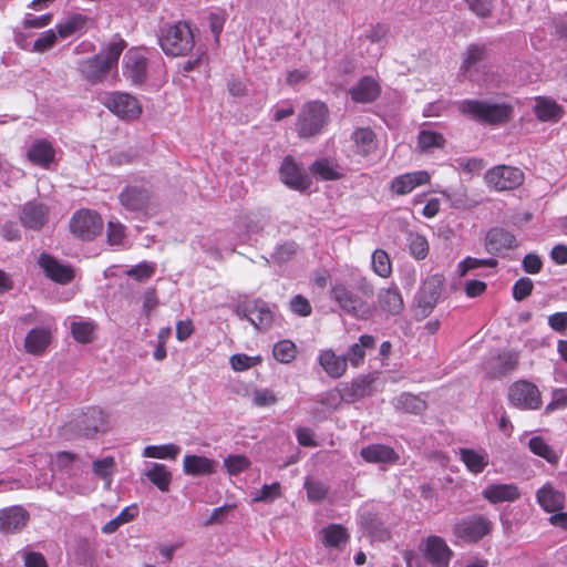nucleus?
I'll use <instances>...</instances> for the list:
<instances>
[{"mask_svg":"<svg viewBox=\"0 0 567 567\" xmlns=\"http://www.w3.org/2000/svg\"><path fill=\"white\" fill-rule=\"evenodd\" d=\"M318 362L324 372L333 379L341 378L347 370V358L337 355L331 349L320 351Z\"/></svg>","mask_w":567,"mask_h":567,"instance_id":"28","label":"nucleus"},{"mask_svg":"<svg viewBox=\"0 0 567 567\" xmlns=\"http://www.w3.org/2000/svg\"><path fill=\"white\" fill-rule=\"evenodd\" d=\"M260 362L259 357H249L244 353L233 354L229 359L230 367L235 371H246Z\"/></svg>","mask_w":567,"mask_h":567,"instance_id":"56","label":"nucleus"},{"mask_svg":"<svg viewBox=\"0 0 567 567\" xmlns=\"http://www.w3.org/2000/svg\"><path fill=\"white\" fill-rule=\"evenodd\" d=\"M322 543L326 547L339 548L347 543L346 528L338 524H331L321 530Z\"/></svg>","mask_w":567,"mask_h":567,"instance_id":"41","label":"nucleus"},{"mask_svg":"<svg viewBox=\"0 0 567 567\" xmlns=\"http://www.w3.org/2000/svg\"><path fill=\"white\" fill-rule=\"evenodd\" d=\"M508 401L520 410H537L543 403L537 385L527 380L516 381L509 386Z\"/></svg>","mask_w":567,"mask_h":567,"instance_id":"6","label":"nucleus"},{"mask_svg":"<svg viewBox=\"0 0 567 567\" xmlns=\"http://www.w3.org/2000/svg\"><path fill=\"white\" fill-rule=\"evenodd\" d=\"M460 457L473 474L482 473L488 465V454L485 451L462 447L460 449Z\"/></svg>","mask_w":567,"mask_h":567,"instance_id":"35","label":"nucleus"},{"mask_svg":"<svg viewBox=\"0 0 567 567\" xmlns=\"http://www.w3.org/2000/svg\"><path fill=\"white\" fill-rule=\"evenodd\" d=\"M30 519L29 512L21 505H13L0 509V532L6 534L22 530Z\"/></svg>","mask_w":567,"mask_h":567,"instance_id":"15","label":"nucleus"},{"mask_svg":"<svg viewBox=\"0 0 567 567\" xmlns=\"http://www.w3.org/2000/svg\"><path fill=\"white\" fill-rule=\"evenodd\" d=\"M328 122V109L318 101H311L303 105L298 115L296 130L303 138L320 134Z\"/></svg>","mask_w":567,"mask_h":567,"instance_id":"3","label":"nucleus"},{"mask_svg":"<svg viewBox=\"0 0 567 567\" xmlns=\"http://www.w3.org/2000/svg\"><path fill=\"white\" fill-rule=\"evenodd\" d=\"M533 288V280L528 277H522L513 286V298L516 301H522L532 293Z\"/></svg>","mask_w":567,"mask_h":567,"instance_id":"61","label":"nucleus"},{"mask_svg":"<svg viewBox=\"0 0 567 567\" xmlns=\"http://www.w3.org/2000/svg\"><path fill=\"white\" fill-rule=\"evenodd\" d=\"M38 265L49 279L58 284L66 285L74 278L71 266L60 262L49 254L42 252L38 258Z\"/></svg>","mask_w":567,"mask_h":567,"instance_id":"13","label":"nucleus"},{"mask_svg":"<svg viewBox=\"0 0 567 567\" xmlns=\"http://www.w3.org/2000/svg\"><path fill=\"white\" fill-rule=\"evenodd\" d=\"M458 111L482 124L501 125L512 118L513 105L493 100L466 99L457 104Z\"/></svg>","mask_w":567,"mask_h":567,"instance_id":"1","label":"nucleus"},{"mask_svg":"<svg viewBox=\"0 0 567 567\" xmlns=\"http://www.w3.org/2000/svg\"><path fill=\"white\" fill-rule=\"evenodd\" d=\"M380 93L378 81L371 76H363L360 82L350 90L353 101L359 103L372 102Z\"/></svg>","mask_w":567,"mask_h":567,"instance_id":"31","label":"nucleus"},{"mask_svg":"<svg viewBox=\"0 0 567 567\" xmlns=\"http://www.w3.org/2000/svg\"><path fill=\"white\" fill-rule=\"evenodd\" d=\"M527 445L533 454L544 458L551 465H556L560 460V454L557 453L543 436H532Z\"/></svg>","mask_w":567,"mask_h":567,"instance_id":"36","label":"nucleus"},{"mask_svg":"<svg viewBox=\"0 0 567 567\" xmlns=\"http://www.w3.org/2000/svg\"><path fill=\"white\" fill-rule=\"evenodd\" d=\"M103 103L112 113L123 120H135L142 113L138 101L127 93L113 92L104 99Z\"/></svg>","mask_w":567,"mask_h":567,"instance_id":"8","label":"nucleus"},{"mask_svg":"<svg viewBox=\"0 0 567 567\" xmlns=\"http://www.w3.org/2000/svg\"><path fill=\"white\" fill-rule=\"evenodd\" d=\"M274 357L281 363H289L296 358V346L289 340H281L274 346Z\"/></svg>","mask_w":567,"mask_h":567,"instance_id":"51","label":"nucleus"},{"mask_svg":"<svg viewBox=\"0 0 567 567\" xmlns=\"http://www.w3.org/2000/svg\"><path fill=\"white\" fill-rule=\"evenodd\" d=\"M216 462L200 455L187 454L183 460V471L186 475H210L215 472Z\"/></svg>","mask_w":567,"mask_h":567,"instance_id":"29","label":"nucleus"},{"mask_svg":"<svg viewBox=\"0 0 567 567\" xmlns=\"http://www.w3.org/2000/svg\"><path fill=\"white\" fill-rule=\"evenodd\" d=\"M396 410L409 413H421L425 409V402L411 393H402L393 400Z\"/></svg>","mask_w":567,"mask_h":567,"instance_id":"44","label":"nucleus"},{"mask_svg":"<svg viewBox=\"0 0 567 567\" xmlns=\"http://www.w3.org/2000/svg\"><path fill=\"white\" fill-rule=\"evenodd\" d=\"M134 518V514L130 512V508H124L116 517L109 520L103 527L102 533L104 534H113L115 533L122 525L131 522Z\"/></svg>","mask_w":567,"mask_h":567,"instance_id":"57","label":"nucleus"},{"mask_svg":"<svg viewBox=\"0 0 567 567\" xmlns=\"http://www.w3.org/2000/svg\"><path fill=\"white\" fill-rule=\"evenodd\" d=\"M371 267L375 275L389 278L392 274V262L389 254L383 249H375L371 256Z\"/></svg>","mask_w":567,"mask_h":567,"instance_id":"45","label":"nucleus"},{"mask_svg":"<svg viewBox=\"0 0 567 567\" xmlns=\"http://www.w3.org/2000/svg\"><path fill=\"white\" fill-rule=\"evenodd\" d=\"M150 200V189L146 185H130L120 194L122 206L128 210H142Z\"/></svg>","mask_w":567,"mask_h":567,"instance_id":"22","label":"nucleus"},{"mask_svg":"<svg viewBox=\"0 0 567 567\" xmlns=\"http://www.w3.org/2000/svg\"><path fill=\"white\" fill-rule=\"evenodd\" d=\"M49 219V208L39 202H28L20 214L21 224L29 229H41Z\"/></svg>","mask_w":567,"mask_h":567,"instance_id":"18","label":"nucleus"},{"mask_svg":"<svg viewBox=\"0 0 567 567\" xmlns=\"http://www.w3.org/2000/svg\"><path fill=\"white\" fill-rule=\"evenodd\" d=\"M497 264H498L497 260L494 258L478 259V258L467 257L458 264L457 270H458L460 276L463 277L467 274V271H470L472 269H476L480 267L493 268V267H496Z\"/></svg>","mask_w":567,"mask_h":567,"instance_id":"52","label":"nucleus"},{"mask_svg":"<svg viewBox=\"0 0 567 567\" xmlns=\"http://www.w3.org/2000/svg\"><path fill=\"white\" fill-rule=\"evenodd\" d=\"M444 285V277L435 274L427 277L419 292V303L423 308L431 309L439 300Z\"/></svg>","mask_w":567,"mask_h":567,"instance_id":"23","label":"nucleus"},{"mask_svg":"<svg viewBox=\"0 0 567 567\" xmlns=\"http://www.w3.org/2000/svg\"><path fill=\"white\" fill-rule=\"evenodd\" d=\"M159 45L167 55L179 56L194 47V35L186 22H177L162 30Z\"/></svg>","mask_w":567,"mask_h":567,"instance_id":"2","label":"nucleus"},{"mask_svg":"<svg viewBox=\"0 0 567 567\" xmlns=\"http://www.w3.org/2000/svg\"><path fill=\"white\" fill-rule=\"evenodd\" d=\"M305 488L307 491L308 498L311 502L322 501L328 493V488L323 483L311 480L306 481Z\"/></svg>","mask_w":567,"mask_h":567,"instance_id":"62","label":"nucleus"},{"mask_svg":"<svg viewBox=\"0 0 567 567\" xmlns=\"http://www.w3.org/2000/svg\"><path fill=\"white\" fill-rule=\"evenodd\" d=\"M482 496L491 504H497L516 501L520 492L514 483H495L487 485L482 491Z\"/></svg>","mask_w":567,"mask_h":567,"instance_id":"21","label":"nucleus"},{"mask_svg":"<svg viewBox=\"0 0 567 567\" xmlns=\"http://www.w3.org/2000/svg\"><path fill=\"white\" fill-rule=\"evenodd\" d=\"M420 549L425 559L436 567H446L453 555L446 542L436 535L425 538Z\"/></svg>","mask_w":567,"mask_h":567,"instance_id":"10","label":"nucleus"},{"mask_svg":"<svg viewBox=\"0 0 567 567\" xmlns=\"http://www.w3.org/2000/svg\"><path fill=\"white\" fill-rule=\"evenodd\" d=\"M71 333L72 337L81 343H89L94 339V332L96 329V324L93 320L90 319H81L73 321L71 323Z\"/></svg>","mask_w":567,"mask_h":567,"instance_id":"42","label":"nucleus"},{"mask_svg":"<svg viewBox=\"0 0 567 567\" xmlns=\"http://www.w3.org/2000/svg\"><path fill=\"white\" fill-rule=\"evenodd\" d=\"M518 364V353L515 351H506L497 358V372L507 374L516 369Z\"/></svg>","mask_w":567,"mask_h":567,"instance_id":"54","label":"nucleus"},{"mask_svg":"<svg viewBox=\"0 0 567 567\" xmlns=\"http://www.w3.org/2000/svg\"><path fill=\"white\" fill-rule=\"evenodd\" d=\"M224 466L229 475H238L250 466V461L245 455H228L224 460Z\"/></svg>","mask_w":567,"mask_h":567,"instance_id":"53","label":"nucleus"},{"mask_svg":"<svg viewBox=\"0 0 567 567\" xmlns=\"http://www.w3.org/2000/svg\"><path fill=\"white\" fill-rule=\"evenodd\" d=\"M352 150L361 156L368 157L377 151L378 141L370 127H359L351 134Z\"/></svg>","mask_w":567,"mask_h":567,"instance_id":"24","label":"nucleus"},{"mask_svg":"<svg viewBox=\"0 0 567 567\" xmlns=\"http://www.w3.org/2000/svg\"><path fill=\"white\" fill-rule=\"evenodd\" d=\"M280 496V484L279 483H272L270 485H264L260 489H258L254 496L252 501L264 502V503H270L278 498Z\"/></svg>","mask_w":567,"mask_h":567,"instance_id":"55","label":"nucleus"},{"mask_svg":"<svg viewBox=\"0 0 567 567\" xmlns=\"http://www.w3.org/2000/svg\"><path fill=\"white\" fill-rule=\"evenodd\" d=\"M360 455L368 463L394 464L399 456L395 451L384 444H371L360 451Z\"/></svg>","mask_w":567,"mask_h":567,"instance_id":"26","label":"nucleus"},{"mask_svg":"<svg viewBox=\"0 0 567 567\" xmlns=\"http://www.w3.org/2000/svg\"><path fill=\"white\" fill-rule=\"evenodd\" d=\"M485 162L483 158L474 157V156H463L455 158L452 166L455 169L462 171L470 175L481 173L485 167Z\"/></svg>","mask_w":567,"mask_h":567,"instance_id":"50","label":"nucleus"},{"mask_svg":"<svg viewBox=\"0 0 567 567\" xmlns=\"http://www.w3.org/2000/svg\"><path fill=\"white\" fill-rule=\"evenodd\" d=\"M534 113L543 122H556L563 115V109L553 99L537 96L535 99Z\"/></svg>","mask_w":567,"mask_h":567,"instance_id":"32","label":"nucleus"},{"mask_svg":"<svg viewBox=\"0 0 567 567\" xmlns=\"http://www.w3.org/2000/svg\"><path fill=\"white\" fill-rule=\"evenodd\" d=\"M145 476L162 492H167L172 482V473L162 463H150Z\"/></svg>","mask_w":567,"mask_h":567,"instance_id":"37","label":"nucleus"},{"mask_svg":"<svg viewBox=\"0 0 567 567\" xmlns=\"http://www.w3.org/2000/svg\"><path fill=\"white\" fill-rule=\"evenodd\" d=\"M431 175L426 171L409 172L395 176L390 183L393 194L403 196L413 192L417 186L430 183Z\"/></svg>","mask_w":567,"mask_h":567,"instance_id":"16","label":"nucleus"},{"mask_svg":"<svg viewBox=\"0 0 567 567\" xmlns=\"http://www.w3.org/2000/svg\"><path fill=\"white\" fill-rule=\"evenodd\" d=\"M375 344L374 337L370 334H362L358 342L350 346L348 352L344 354L347 363L350 362L352 367H359L363 363L367 349H372Z\"/></svg>","mask_w":567,"mask_h":567,"instance_id":"34","label":"nucleus"},{"mask_svg":"<svg viewBox=\"0 0 567 567\" xmlns=\"http://www.w3.org/2000/svg\"><path fill=\"white\" fill-rule=\"evenodd\" d=\"M485 247L489 254L501 256L516 247V238L508 230L492 228L485 237Z\"/></svg>","mask_w":567,"mask_h":567,"instance_id":"20","label":"nucleus"},{"mask_svg":"<svg viewBox=\"0 0 567 567\" xmlns=\"http://www.w3.org/2000/svg\"><path fill=\"white\" fill-rule=\"evenodd\" d=\"M279 174L281 182L291 189L303 192L310 187V178L305 168L291 156L285 157Z\"/></svg>","mask_w":567,"mask_h":567,"instance_id":"11","label":"nucleus"},{"mask_svg":"<svg viewBox=\"0 0 567 567\" xmlns=\"http://www.w3.org/2000/svg\"><path fill=\"white\" fill-rule=\"evenodd\" d=\"M155 272V265L143 261L134 267H131L126 275L135 278L138 281H145L151 278Z\"/></svg>","mask_w":567,"mask_h":567,"instance_id":"60","label":"nucleus"},{"mask_svg":"<svg viewBox=\"0 0 567 567\" xmlns=\"http://www.w3.org/2000/svg\"><path fill=\"white\" fill-rule=\"evenodd\" d=\"M92 471L96 477L104 482V487L109 489L113 482V475L116 471V463L113 456L97 458L92 463Z\"/></svg>","mask_w":567,"mask_h":567,"instance_id":"39","label":"nucleus"},{"mask_svg":"<svg viewBox=\"0 0 567 567\" xmlns=\"http://www.w3.org/2000/svg\"><path fill=\"white\" fill-rule=\"evenodd\" d=\"M409 251L415 259L422 260L429 254V243L423 235L410 231L406 237Z\"/></svg>","mask_w":567,"mask_h":567,"instance_id":"48","label":"nucleus"},{"mask_svg":"<svg viewBox=\"0 0 567 567\" xmlns=\"http://www.w3.org/2000/svg\"><path fill=\"white\" fill-rule=\"evenodd\" d=\"M310 172L323 181H336L342 176L340 167L327 158L317 159L310 166Z\"/></svg>","mask_w":567,"mask_h":567,"instance_id":"40","label":"nucleus"},{"mask_svg":"<svg viewBox=\"0 0 567 567\" xmlns=\"http://www.w3.org/2000/svg\"><path fill=\"white\" fill-rule=\"evenodd\" d=\"M492 529V523L482 515H474L462 519L454 526L456 537L466 542H477Z\"/></svg>","mask_w":567,"mask_h":567,"instance_id":"9","label":"nucleus"},{"mask_svg":"<svg viewBox=\"0 0 567 567\" xmlns=\"http://www.w3.org/2000/svg\"><path fill=\"white\" fill-rule=\"evenodd\" d=\"M106 415L96 406L87 408L76 420L79 433L85 437H93L99 432L106 430Z\"/></svg>","mask_w":567,"mask_h":567,"instance_id":"14","label":"nucleus"},{"mask_svg":"<svg viewBox=\"0 0 567 567\" xmlns=\"http://www.w3.org/2000/svg\"><path fill=\"white\" fill-rule=\"evenodd\" d=\"M58 37L53 29L42 32L33 43V51L44 52L50 50L56 43Z\"/></svg>","mask_w":567,"mask_h":567,"instance_id":"59","label":"nucleus"},{"mask_svg":"<svg viewBox=\"0 0 567 567\" xmlns=\"http://www.w3.org/2000/svg\"><path fill=\"white\" fill-rule=\"evenodd\" d=\"M484 181L488 187L497 192L511 190L523 184L524 173L517 167L497 165L485 173Z\"/></svg>","mask_w":567,"mask_h":567,"instance_id":"5","label":"nucleus"},{"mask_svg":"<svg viewBox=\"0 0 567 567\" xmlns=\"http://www.w3.org/2000/svg\"><path fill=\"white\" fill-rule=\"evenodd\" d=\"M390 27L385 23H377L370 25L363 34H361V43L365 45L370 43L374 54H382V50L386 44Z\"/></svg>","mask_w":567,"mask_h":567,"instance_id":"30","label":"nucleus"},{"mask_svg":"<svg viewBox=\"0 0 567 567\" xmlns=\"http://www.w3.org/2000/svg\"><path fill=\"white\" fill-rule=\"evenodd\" d=\"M236 313L247 319L257 330H268L275 320L272 308L264 300L256 299L239 305Z\"/></svg>","mask_w":567,"mask_h":567,"instance_id":"4","label":"nucleus"},{"mask_svg":"<svg viewBox=\"0 0 567 567\" xmlns=\"http://www.w3.org/2000/svg\"><path fill=\"white\" fill-rule=\"evenodd\" d=\"M55 148L45 138L33 141L27 151V158L41 168H49L55 161Z\"/></svg>","mask_w":567,"mask_h":567,"instance_id":"19","label":"nucleus"},{"mask_svg":"<svg viewBox=\"0 0 567 567\" xmlns=\"http://www.w3.org/2000/svg\"><path fill=\"white\" fill-rule=\"evenodd\" d=\"M150 52L144 48L130 49L123 59V66L125 71H145L151 66L148 62Z\"/></svg>","mask_w":567,"mask_h":567,"instance_id":"38","label":"nucleus"},{"mask_svg":"<svg viewBox=\"0 0 567 567\" xmlns=\"http://www.w3.org/2000/svg\"><path fill=\"white\" fill-rule=\"evenodd\" d=\"M86 18L82 14H74L69 17L65 21L56 25V33L59 38L66 39L72 34L82 31L85 28Z\"/></svg>","mask_w":567,"mask_h":567,"instance_id":"46","label":"nucleus"},{"mask_svg":"<svg viewBox=\"0 0 567 567\" xmlns=\"http://www.w3.org/2000/svg\"><path fill=\"white\" fill-rule=\"evenodd\" d=\"M107 240L110 245L123 246L125 241V227L115 220L107 224Z\"/></svg>","mask_w":567,"mask_h":567,"instance_id":"58","label":"nucleus"},{"mask_svg":"<svg viewBox=\"0 0 567 567\" xmlns=\"http://www.w3.org/2000/svg\"><path fill=\"white\" fill-rule=\"evenodd\" d=\"M102 218L90 209L78 210L70 221L71 231L84 240L93 239L102 231Z\"/></svg>","mask_w":567,"mask_h":567,"instance_id":"7","label":"nucleus"},{"mask_svg":"<svg viewBox=\"0 0 567 567\" xmlns=\"http://www.w3.org/2000/svg\"><path fill=\"white\" fill-rule=\"evenodd\" d=\"M330 295L331 299L347 313L359 317L363 312V301L344 285H334Z\"/></svg>","mask_w":567,"mask_h":567,"instance_id":"17","label":"nucleus"},{"mask_svg":"<svg viewBox=\"0 0 567 567\" xmlns=\"http://www.w3.org/2000/svg\"><path fill=\"white\" fill-rule=\"evenodd\" d=\"M444 136L431 130H422L417 136V145L423 152H427L432 148H441L444 146Z\"/></svg>","mask_w":567,"mask_h":567,"instance_id":"49","label":"nucleus"},{"mask_svg":"<svg viewBox=\"0 0 567 567\" xmlns=\"http://www.w3.org/2000/svg\"><path fill=\"white\" fill-rule=\"evenodd\" d=\"M380 308L389 315L396 316L403 310V299L400 291L394 288L382 289L378 295Z\"/></svg>","mask_w":567,"mask_h":567,"instance_id":"33","label":"nucleus"},{"mask_svg":"<svg viewBox=\"0 0 567 567\" xmlns=\"http://www.w3.org/2000/svg\"><path fill=\"white\" fill-rule=\"evenodd\" d=\"M126 43L123 39L116 38L105 44L100 53L92 59L93 71H111L117 66V61Z\"/></svg>","mask_w":567,"mask_h":567,"instance_id":"12","label":"nucleus"},{"mask_svg":"<svg viewBox=\"0 0 567 567\" xmlns=\"http://www.w3.org/2000/svg\"><path fill=\"white\" fill-rule=\"evenodd\" d=\"M51 342V329L39 327L30 330L24 339V348L28 353L40 355Z\"/></svg>","mask_w":567,"mask_h":567,"instance_id":"27","label":"nucleus"},{"mask_svg":"<svg viewBox=\"0 0 567 567\" xmlns=\"http://www.w3.org/2000/svg\"><path fill=\"white\" fill-rule=\"evenodd\" d=\"M536 498L539 506L548 513L559 512L564 508L565 494L550 484L540 487L536 493Z\"/></svg>","mask_w":567,"mask_h":567,"instance_id":"25","label":"nucleus"},{"mask_svg":"<svg viewBox=\"0 0 567 567\" xmlns=\"http://www.w3.org/2000/svg\"><path fill=\"white\" fill-rule=\"evenodd\" d=\"M181 453V447L176 444L147 445L142 455L148 458L175 460Z\"/></svg>","mask_w":567,"mask_h":567,"instance_id":"43","label":"nucleus"},{"mask_svg":"<svg viewBox=\"0 0 567 567\" xmlns=\"http://www.w3.org/2000/svg\"><path fill=\"white\" fill-rule=\"evenodd\" d=\"M487 56H488V51L485 45L478 44V43H473L467 47V49L464 53L462 69L474 68L480 62L485 61L487 59Z\"/></svg>","mask_w":567,"mask_h":567,"instance_id":"47","label":"nucleus"},{"mask_svg":"<svg viewBox=\"0 0 567 567\" xmlns=\"http://www.w3.org/2000/svg\"><path fill=\"white\" fill-rule=\"evenodd\" d=\"M22 558L24 567H48L47 560L41 553L24 549Z\"/></svg>","mask_w":567,"mask_h":567,"instance_id":"64","label":"nucleus"},{"mask_svg":"<svg viewBox=\"0 0 567 567\" xmlns=\"http://www.w3.org/2000/svg\"><path fill=\"white\" fill-rule=\"evenodd\" d=\"M290 310L300 317H308L312 312V307L307 298L296 295L290 301Z\"/></svg>","mask_w":567,"mask_h":567,"instance_id":"63","label":"nucleus"}]
</instances>
